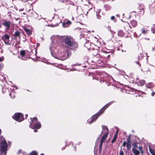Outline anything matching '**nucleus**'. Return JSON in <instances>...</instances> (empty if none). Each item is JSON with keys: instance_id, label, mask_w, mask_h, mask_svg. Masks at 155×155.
Returning <instances> with one entry per match:
<instances>
[{"instance_id": "1", "label": "nucleus", "mask_w": 155, "mask_h": 155, "mask_svg": "<svg viewBox=\"0 0 155 155\" xmlns=\"http://www.w3.org/2000/svg\"><path fill=\"white\" fill-rule=\"evenodd\" d=\"M89 49H92L94 52H97L96 55L93 57L92 60L93 62H97L99 61L96 59L97 57H100L101 59H103L105 62L107 61L110 59L111 54H112L110 52L105 51L102 48L98 47L93 44L91 45Z\"/></svg>"}, {"instance_id": "2", "label": "nucleus", "mask_w": 155, "mask_h": 155, "mask_svg": "<svg viewBox=\"0 0 155 155\" xmlns=\"http://www.w3.org/2000/svg\"><path fill=\"white\" fill-rule=\"evenodd\" d=\"M61 40H63L64 44L70 48L71 50L76 51L78 47V44L74 38L70 36H61Z\"/></svg>"}, {"instance_id": "3", "label": "nucleus", "mask_w": 155, "mask_h": 155, "mask_svg": "<svg viewBox=\"0 0 155 155\" xmlns=\"http://www.w3.org/2000/svg\"><path fill=\"white\" fill-rule=\"evenodd\" d=\"M89 76H92L93 77V79H95L96 80L99 81V79L100 78V82L102 83L103 82H106L107 80V74L105 72H97L96 75L93 73L90 72L89 73Z\"/></svg>"}, {"instance_id": "4", "label": "nucleus", "mask_w": 155, "mask_h": 155, "mask_svg": "<svg viewBox=\"0 0 155 155\" xmlns=\"http://www.w3.org/2000/svg\"><path fill=\"white\" fill-rule=\"evenodd\" d=\"M111 104V102L107 104L97 113L93 115L90 119H89L87 120L89 124H91L93 122L95 121L101 114L104 112L105 110Z\"/></svg>"}, {"instance_id": "5", "label": "nucleus", "mask_w": 155, "mask_h": 155, "mask_svg": "<svg viewBox=\"0 0 155 155\" xmlns=\"http://www.w3.org/2000/svg\"><path fill=\"white\" fill-rule=\"evenodd\" d=\"M102 127L103 131H101V134H102L104 132L105 133L102 136L100 141L103 142H104L106 141L107 137L109 132L107 126L102 125Z\"/></svg>"}, {"instance_id": "6", "label": "nucleus", "mask_w": 155, "mask_h": 155, "mask_svg": "<svg viewBox=\"0 0 155 155\" xmlns=\"http://www.w3.org/2000/svg\"><path fill=\"white\" fill-rule=\"evenodd\" d=\"M12 118L15 121L18 122H21L24 119L23 114L20 113H15L12 116Z\"/></svg>"}, {"instance_id": "7", "label": "nucleus", "mask_w": 155, "mask_h": 155, "mask_svg": "<svg viewBox=\"0 0 155 155\" xmlns=\"http://www.w3.org/2000/svg\"><path fill=\"white\" fill-rule=\"evenodd\" d=\"M123 26L125 30L128 32L129 34H130V33L132 32L130 29L131 28V27L128 23H124L123 25Z\"/></svg>"}, {"instance_id": "8", "label": "nucleus", "mask_w": 155, "mask_h": 155, "mask_svg": "<svg viewBox=\"0 0 155 155\" xmlns=\"http://www.w3.org/2000/svg\"><path fill=\"white\" fill-rule=\"evenodd\" d=\"M136 79V83L139 86H143L146 84V82L144 80L140 79L138 78H137Z\"/></svg>"}, {"instance_id": "9", "label": "nucleus", "mask_w": 155, "mask_h": 155, "mask_svg": "<svg viewBox=\"0 0 155 155\" xmlns=\"http://www.w3.org/2000/svg\"><path fill=\"white\" fill-rule=\"evenodd\" d=\"M1 151L3 152H5L7 147V142L5 141H3L1 143Z\"/></svg>"}, {"instance_id": "10", "label": "nucleus", "mask_w": 155, "mask_h": 155, "mask_svg": "<svg viewBox=\"0 0 155 155\" xmlns=\"http://www.w3.org/2000/svg\"><path fill=\"white\" fill-rule=\"evenodd\" d=\"M20 54L21 56V59L23 60H25L28 58L27 57H25V52L24 50H21L20 52Z\"/></svg>"}, {"instance_id": "11", "label": "nucleus", "mask_w": 155, "mask_h": 155, "mask_svg": "<svg viewBox=\"0 0 155 155\" xmlns=\"http://www.w3.org/2000/svg\"><path fill=\"white\" fill-rule=\"evenodd\" d=\"M11 23L9 21H5L3 23V25L6 27V29H9L10 28V25Z\"/></svg>"}, {"instance_id": "12", "label": "nucleus", "mask_w": 155, "mask_h": 155, "mask_svg": "<svg viewBox=\"0 0 155 155\" xmlns=\"http://www.w3.org/2000/svg\"><path fill=\"white\" fill-rule=\"evenodd\" d=\"M23 29L25 31L26 34L28 36H30L32 34V31L30 30L27 28L25 27L23 28Z\"/></svg>"}, {"instance_id": "13", "label": "nucleus", "mask_w": 155, "mask_h": 155, "mask_svg": "<svg viewBox=\"0 0 155 155\" xmlns=\"http://www.w3.org/2000/svg\"><path fill=\"white\" fill-rule=\"evenodd\" d=\"M10 36L7 34H4L2 37V39L3 41H5L8 39H9Z\"/></svg>"}, {"instance_id": "14", "label": "nucleus", "mask_w": 155, "mask_h": 155, "mask_svg": "<svg viewBox=\"0 0 155 155\" xmlns=\"http://www.w3.org/2000/svg\"><path fill=\"white\" fill-rule=\"evenodd\" d=\"M35 123H35L33 125V127H34V128H35L37 129H40L41 127V123L38 121H37V122Z\"/></svg>"}, {"instance_id": "15", "label": "nucleus", "mask_w": 155, "mask_h": 155, "mask_svg": "<svg viewBox=\"0 0 155 155\" xmlns=\"http://www.w3.org/2000/svg\"><path fill=\"white\" fill-rule=\"evenodd\" d=\"M14 36L15 39L17 37H18L19 39H20L21 38V36L20 35V33L19 31H16L14 33Z\"/></svg>"}, {"instance_id": "16", "label": "nucleus", "mask_w": 155, "mask_h": 155, "mask_svg": "<svg viewBox=\"0 0 155 155\" xmlns=\"http://www.w3.org/2000/svg\"><path fill=\"white\" fill-rule=\"evenodd\" d=\"M118 36L120 37H123L124 36L125 33L122 30L119 31L117 33Z\"/></svg>"}, {"instance_id": "17", "label": "nucleus", "mask_w": 155, "mask_h": 155, "mask_svg": "<svg viewBox=\"0 0 155 155\" xmlns=\"http://www.w3.org/2000/svg\"><path fill=\"white\" fill-rule=\"evenodd\" d=\"M130 24H131V26L134 28L136 27L137 25V21L136 20H134L131 21Z\"/></svg>"}, {"instance_id": "18", "label": "nucleus", "mask_w": 155, "mask_h": 155, "mask_svg": "<svg viewBox=\"0 0 155 155\" xmlns=\"http://www.w3.org/2000/svg\"><path fill=\"white\" fill-rule=\"evenodd\" d=\"M29 16L32 18H35L36 17V14L35 12L33 11L29 14Z\"/></svg>"}, {"instance_id": "19", "label": "nucleus", "mask_w": 155, "mask_h": 155, "mask_svg": "<svg viewBox=\"0 0 155 155\" xmlns=\"http://www.w3.org/2000/svg\"><path fill=\"white\" fill-rule=\"evenodd\" d=\"M146 87L147 88V91H150L151 89H153L154 88H153L152 89V86L150 84H147L146 85Z\"/></svg>"}, {"instance_id": "20", "label": "nucleus", "mask_w": 155, "mask_h": 155, "mask_svg": "<svg viewBox=\"0 0 155 155\" xmlns=\"http://www.w3.org/2000/svg\"><path fill=\"white\" fill-rule=\"evenodd\" d=\"M132 150L133 152L135 155H139L140 153V152L139 151L135 149L132 148Z\"/></svg>"}, {"instance_id": "21", "label": "nucleus", "mask_w": 155, "mask_h": 155, "mask_svg": "<svg viewBox=\"0 0 155 155\" xmlns=\"http://www.w3.org/2000/svg\"><path fill=\"white\" fill-rule=\"evenodd\" d=\"M31 123H34V122H37L38 121V118L36 117H34L33 118H30Z\"/></svg>"}, {"instance_id": "22", "label": "nucleus", "mask_w": 155, "mask_h": 155, "mask_svg": "<svg viewBox=\"0 0 155 155\" xmlns=\"http://www.w3.org/2000/svg\"><path fill=\"white\" fill-rule=\"evenodd\" d=\"M2 90L3 92H5L6 90H8L5 84H2Z\"/></svg>"}, {"instance_id": "23", "label": "nucleus", "mask_w": 155, "mask_h": 155, "mask_svg": "<svg viewBox=\"0 0 155 155\" xmlns=\"http://www.w3.org/2000/svg\"><path fill=\"white\" fill-rule=\"evenodd\" d=\"M5 45H11V43L10 42L9 39H8L5 41H4Z\"/></svg>"}, {"instance_id": "24", "label": "nucleus", "mask_w": 155, "mask_h": 155, "mask_svg": "<svg viewBox=\"0 0 155 155\" xmlns=\"http://www.w3.org/2000/svg\"><path fill=\"white\" fill-rule=\"evenodd\" d=\"M149 150L150 153L152 155H155V150L152 149L151 148H149Z\"/></svg>"}, {"instance_id": "25", "label": "nucleus", "mask_w": 155, "mask_h": 155, "mask_svg": "<svg viewBox=\"0 0 155 155\" xmlns=\"http://www.w3.org/2000/svg\"><path fill=\"white\" fill-rule=\"evenodd\" d=\"M150 92H151V96H153L155 94V87L154 88V89H151Z\"/></svg>"}, {"instance_id": "26", "label": "nucleus", "mask_w": 155, "mask_h": 155, "mask_svg": "<svg viewBox=\"0 0 155 155\" xmlns=\"http://www.w3.org/2000/svg\"><path fill=\"white\" fill-rule=\"evenodd\" d=\"M103 143L104 142H103L100 141L99 146V151L100 152H101V151L102 146Z\"/></svg>"}, {"instance_id": "27", "label": "nucleus", "mask_w": 155, "mask_h": 155, "mask_svg": "<svg viewBox=\"0 0 155 155\" xmlns=\"http://www.w3.org/2000/svg\"><path fill=\"white\" fill-rule=\"evenodd\" d=\"M71 22L69 20H68L67 21L66 23H63V25L64 26V25L67 24L68 25H71Z\"/></svg>"}, {"instance_id": "28", "label": "nucleus", "mask_w": 155, "mask_h": 155, "mask_svg": "<svg viewBox=\"0 0 155 155\" xmlns=\"http://www.w3.org/2000/svg\"><path fill=\"white\" fill-rule=\"evenodd\" d=\"M29 155H38V153L37 152L34 151H32Z\"/></svg>"}, {"instance_id": "29", "label": "nucleus", "mask_w": 155, "mask_h": 155, "mask_svg": "<svg viewBox=\"0 0 155 155\" xmlns=\"http://www.w3.org/2000/svg\"><path fill=\"white\" fill-rule=\"evenodd\" d=\"M148 32V30H145L144 28L142 30V33L143 34H145L147 33Z\"/></svg>"}, {"instance_id": "30", "label": "nucleus", "mask_w": 155, "mask_h": 155, "mask_svg": "<svg viewBox=\"0 0 155 155\" xmlns=\"http://www.w3.org/2000/svg\"><path fill=\"white\" fill-rule=\"evenodd\" d=\"M97 14H96L97 17L99 19H101V16L99 14L100 12L99 11L98 13H97Z\"/></svg>"}, {"instance_id": "31", "label": "nucleus", "mask_w": 155, "mask_h": 155, "mask_svg": "<svg viewBox=\"0 0 155 155\" xmlns=\"http://www.w3.org/2000/svg\"><path fill=\"white\" fill-rule=\"evenodd\" d=\"M154 28L152 27L151 28V30L153 34H155V25H154Z\"/></svg>"}, {"instance_id": "32", "label": "nucleus", "mask_w": 155, "mask_h": 155, "mask_svg": "<svg viewBox=\"0 0 155 155\" xmlns=\"http://www.w3.org/2000/svg\"><path fill=\"white\" fill-rule=\"evenodd\" d=\"M127 149L128 150H130V149L131 148V144H127Z\"/></svg>"}, {"instance_id": "33", "label": "nucleus", "mask_w": 155, "mask_h": 155, "mask_svg": "<svg viewBox=\"0 0 155 155\" xmlns=\"http://www.w3.org/2000/svg\"><path fill=\"white\" fill-rule=\"evenodd\" d=\"M110 19L111 20H113L114 22H116L117 21V19L115 18V17L114 16H112L111 17Z\"/></svg>"}, {"instance_id": "34", "label": "nucleus", "mask_w": 155, "mask_h": 155, "mask_svg": "<svg viewBox=\"0 0 155 155\" xmlns=\"http://www.w3.org/2000/svg\"><path fill=\"white\" fill-rule=\"evenodd\" d=\"M127 144H131V141H130V137L129 136L128 138H127Z\"/></svg>"}, {"instance_id": "35", "label": "nucleus", "mask_w": 155, "mask_h": 155, "mask_svg": "<svg viewBox=\"0 0 155 155\" xmlns=\"http://www.w3.org/2000/svg\"><path fill=\"white\" fill-rule=\"evenodd\" d=\"M133 146L134 147V148H137V145L136 143H134L133 144Z\"/></svg>"}, {"instance_id": "36", "label": "nucleus", "mask_w": 155, "mask_h": 155, "mask_svg": "<svg viewBox=\"0 0 155 155\" xmlns=\"http://www.w3.org/2000/svg\"><path fill=\"white\" fill-rule=\"evenodd\" d=\"M135 62L137 64H138V67L140 68L141 67V64L139 61H135Z\"/></svg>"}, {"instance_id": "37", "label": "nucleus", "mask_w": 155, "mask_h": 155, "mask_svg": "<svg viewBox=\"0 0 155 155\" xmlns=\"http://www.w3.org/2000/svg\"><path fill=\"white\" fill-rule=\"evenodd\" d=\"M32 123L31 122L30 123V124L29 125V127L32 129H34L35 128L33 127V125L32 124Z\"/></svg>"}, {"instance_id": "38", "label": "nucleus", "mask_w": 155, "mask_h": 155, "mask_svg": "<svg viewBox=\"0 0 155 155\" xmlns=\"http://www.w3.org/2000/svg\"><path fill=\"white\" fill-rule=\"evenodd\" d=\"M117 139V138L114 137L113 139L111 141V143H114L115 142V141Z\"/></svg>"}, {"instance_id": "39", "label": "nucleus", "mask_w": 155, "mask_h": 155, "mask_svg": "<svg viewBox=\"0 0 155 155\" xmlns=\"http://www.w3.org/2000/svg\"><path fill=\"white\" fill-rule=\"evenodd\" d=\"M126 144H127L126 142V141H124L122 144V147H125L126 146Z\"/></svg>"}, {"instance_id": "40", "label": "nucleus", "mask_w": 155, "mask_h": 155, "mask_svg": "<svg viewBox=\"0 0 155 155\" xmlns=\"http://www.w3.org/2000/svg\"><path fill=\"white\" fill-rule=\"evenodd\" d=\"M124 153L123 151L122 150H120V153L119 155H124Z\"/></svg>"}, {"instance_id": "41", "label": "nucleus", "mask_w": 155, "mask_h": 155, "mask_svg": "<svg viewBox=\"0 0 155 155\" xmlns=\"http://www.w3.org/2000/svg\"><path fill=\"white\" fill-rule=\"evenodd\" d=\"M139 149L140 150H142V147L141 146H140L139 147Z\"/></svg>"}, {"instance_id": "42", "label": "nucleus", "mask_w": 155, "mask_h": 155, "mask_svg": "<svg viewBox=\"0 0 155 155\" xmlns=\"http://www.w3.org/2000/svg\"><path fill=\"white\" fill-rule=\"evenodd\" d=\"M137 91H139V92H141V93L142 94H145V93L143 92V91H140L139 90H136Z\"/></svg>"}, {"instance_id": "43", "label": "nucleus", "mask_w": 155, "mask_h": 155, "mask_svg": "<svg viewBox=\"0 0 155 155\" xmlns=\"http://www.w3.org/2000/svg\"><path fill=\"white\" fill-rule=\"evenodd\" d=\"M117 134H115L114 135V137H115V138H117Z\"/></svg>"}, {"instance_id": "44", "label": "nucleus", "mask_w": 155, "mask_h": 155, "mask_svg": "<svg viewBox=\"0 0 155 155\" xmlns=\"http://www.w3.org/2000/svg\"><path fill=\"white\" fill-rule=\"evenodd\" d=\"M9 96H10L11 98H13L15 97L14 96L13 97H12L11 96V95H12V94L11 93L10 94H9Z\"/></svg>"}, {"instance_id": "45", "label": "nucleus", "mask_w": 155, "mask_h": 155, "mask_svg": "<svg viewBox=\"0 0 155 155\" xmlns=\"http://www.w3.org/2000/svg\"><path fill=\"white\" fill-rule=\"evenodd\" d=\"M140 152L142 154H143V150H140Z\"/></svg>"}, {"instance_id": "46", "label": "nucleus", "mask_w": 155, "mask_h": 155, "mask_svg": "<svg viewBox=\"0 0 155 155\" xmlns=\"http://www.w3.org/2000/svg\"><path fill=\"white\" fill-rule=\"evenodd\" d=\"M118 130H117V131L116 132L115 134H118Z\"/></svg>"}, {"instance_id": "47", "label": "nucleus", "mask_w": 155, "mask_h": 155, "mask_svg": "<svg viewBox=\"0 0 155 155\" xmlns=\"http://www.w3.org/2000/svg\"><path fill=\"white\" fill-rule=\"evenodd\" d=\"M37 130H36V129L35 130H34V132H37Z\"/></svg>"}, {"instance_id": "48", "label": "nucleus", "mask_w": 155, "mask_h": 155, "mask_svg": "<svg viewBox=\"0 0 155 155\" xmlns=\"http://www.w3.org/2000/svg\"><path fill=\"white\" fill-rule=\"evenodd\" d=\"M28 114H26L25 115V116H26V117H25V118L26 119L27 117H28Z\"/></svg>"}, {"instance_id": "49", "label": "nucleus", "mask_w": 155, "mask_h": 155, "mask_svg": "<svg viewBox=\"0 0 155 155\" xmlns=\"http://www.w3.org/2000/svg\"><path fill=\"white\" fill-rule=\"evenodd\" d=\"M85 46H86V47H87V48H88V47H87V44H86L85 45Z\"/></svg>"}, {"instance_id": "50", "label": "nucleus", "mask_w": 155, "mask_h": 155, "mask_svg": "<svg viewBox=\"0 0 155 155\" xmlns=\"http://www.w3.org/2000/svg\"><path fill=\"white\" fill-rule=\"evenodd\" d=\"M2 61V58L1 57H0V61Z\"/></svg>"}, {"instance_id": "51", "label": "nucleus", "mask_w": 155, "mask_h": 155, "mask_svg": "<svg viewBox=\"0 0 155 155\" xmlns=\"http://www.w3.org/2000/svg\"><path fill=\"white\" fill-rule=\"evenodd\" d=\"M1 132H2L1 130L0 129V134L1 133Z\"/></svg>"}, {"instance_id": "52", "label": "nucleus", "mask_w": 155, "mask_h": 155, "mask_svg": "<svg viewBox=\"0 0 155 155\" xmlns=\"http://www.w3.org/2000/svg\"><path fill=\"white\" fill-rule=\"evenodd\" d=\"M129 18H129L130 17H131V15H130L129 16Z\"/></svg>"}, {"instance_id": "53", "label": "nucleus", "mask_w": 155, "mask_h": 155, "mask_svg": "<svg viewBox=\"0 0 155 155\" xmlns=\"http://www.w3.org/2000/svg\"><path fill=\"white\" fill-rule=\"evenodd\" d=\"M17 43H18V44H19V42L18 41L17 42Z\"/></svg>"}, {"instance_id": "54", "label": "nucleus", "mask_w": 155, "mask_h": 155, "mask_svg": "<svg viewBox=\"0 0 155 155\" xmlns=\"http://www.w3.org/2000/svg\"><path fill=\"white\" fill-rule=\"evenodd\" d=\"M116 16H117V17H119V15H116Z\"/></svg>"}, {"instance_id": "55", "label": "nucleus", "mask_w": 155, "mask_h": 155, "mask_svg": "<svg viewBox=\"0 0 155 155\" xmlns=\"http://www.w3.org/2000/svg\"><path fill=\"white\" fill-rule=\"evenodd\" d=\"M40 155H44V154H41Z\"/></svg>"}, {"instance_id": "56", "label": "nucleus", "mask_w": 155, "mask_h": 155, "mask_svg": "<svg viewBox=\"0 0 155 155\" xmlns=\"http://www.w3.org/2000/svg\"><path fill=\"white\" fill-rule=\"evenodd\" d=\"M35 51H36V49H35ZM35 53H36V52H35Z\"/></svg>"}, {"instance_id": "57", "label": "nucleus", "mask_w": 155, "mask_h": 155, "mask_svg": "<svg viewBox=\"0 0 155 155\" xmlns=\"http://www.w3.org/2000/svg\"><path fill=\"white\" fill-rule=\"evenodd\" d=\"M93 54H94V52H93ZM93 55H95V54H93Z\"/></svg>"}, {"instance_id": "58", "label": "nucleus", "mask_w": 155, "mask_h": 155, "mask_svg": "<svg viewBox=\"0 0 155 155\" xmlns=\"http://www.w3.org/2000/svg\"><path fill=\"white\" fill-rule=\"evenodd\" d=\"M111 155H113V154H112Z\"/></svg>"}, {"instance_id": "59", "label": "nucleus", "mask_w": 155, "mask_h": 155, "mask_svg": "<svg viewBox=\"0 0 155 155\" xmlns=\"http://www.w3.org/2000/svg\"><path fill=\"white\" fill-rule=\"evenodd\" d=\"M130 155H133L132 154H130Z\"/></svg>"}]
</instances>
